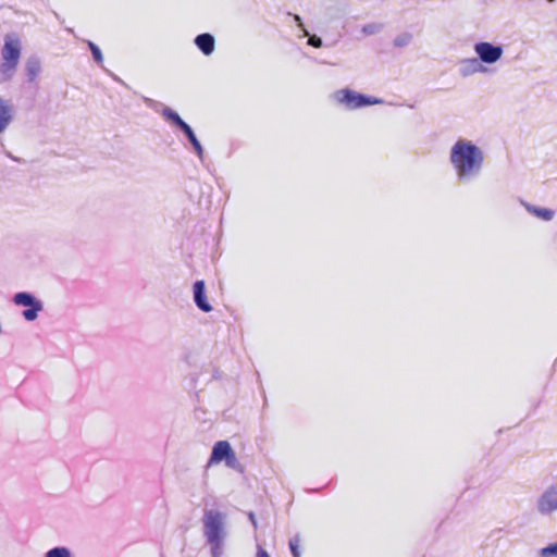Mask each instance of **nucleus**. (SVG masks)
Segmentation results:
<instances>
[{
    "label": "nucleus",
    "instance_id": "1",
    "mask_svg": "<svg viewBox=\"0 0 557 557\" xmlns=\"http://www.w3.org/2000/svg\"><path fill=\"white\" fill-rule=\"evenodd\" d=\"M484 161V151L471 140L458 139L450 148L449 162L460 184H468L478 178Z\"/></svg>",
    "mask_w": 557,
    "mask_h": 557
},
{
    "label": "nucleus",
    "instance_id": "2",
    "mask_svg": "<svg viewBox=\"0 0 557 557\" xmlns=\"http://www.w3.org/2000/svg\"><path fill=\"white\" fill-rule=\"evenodd\" d=\"M202 531L206 544L210 548L211 557H223L225 542L228 535L226 515L218 509H205L202 516Z\"/></svg>",
    "mask_w": 557,
    "mask_h": 557
},
{
    "label": "nucleus",
    "instance_id": "3",
    "mask_svg": "<svg viewBox=\"0 0 557 557\" xmlns=\"http://www.w3.org/2000/svg\"><path fill=\"white\" fill-rule=\"evenodd\" d=\"M22 52V41L17 34L9 33L2 45V82L10 81L16 73Z\"/></svg>",
    "mask_w": 557,
    "mask_h": 557
},
{
    "label": "nucleus",
    "instance_id": "4",
    "mask_svg": "<svg viewBox=\"0 0 557 557\" xmlns=\"http://www.w3.org/2000/svg\"><path fill=\"white\" fill-rule=\"evenodd\" d=\"M162 116L169 123H171L173 126L178 128L184 134L187 141L191 146L193 151L196 154V157L199 159V161L203 162L205 149H203L201 143L199 141V139L197 138L191 126L188 123H186L176 111H174L173 109H171L169 107H165L162 110Z\"/></svg>",
    "mask_w": 557,
    "mask_h": 557
},
{
    "label": "nucleus",
    "instance_id": "5",
    "mask_svg": "<svg viewBox=\"0 0 557 557\" xmlns=\"http://www.w3.org/2000/svg\"><path fill=\"white\" fill-rule=\"evenodd\" d=\"M333 99L348 110H356L368 106L383 103V99L381 98L367 96L349 88L336 90L333 94Z\"/></svg>",
    "mask_w": 557,
    "mask_h": 557
},
{
    "label": "nucleus",
    "instance_id": "6",
    "mask_svg": "<svg viewBox=\"0 0 557 557\" xmlns=\"http://www.w3.org/2000/svg\"><path fill=\"white\" fill-rule=\"evenodd\" d=\"M12 302L17 307H24L22 317L27 322H34L44 310V302L29 292H18L13 295Z\"/></svg>",
    "mask_w": 557,
    "mask_h": 557
},
{
    "label": "nucleus",
    "instance_id": "7",
    "mask_svg": "<svg viewBox=\"0 0 557 557\" xmlns=\"http://www.w3.org/2000/svg\"><path fill=\"white\" fill-rule=\"evenodd\" d=\"M473 50L481 64H494L502 59L504 53V49L500 45H494L488 41L474 44Z\"/></svg>",
    "mask_w": 557,
    "mask_h": 557
},
{
    "label": "nucleus",
    "instance_id": "8",
    "mask_svg": "<svg viewBox=\"0 0 557 557\" xmlns=\"http://www.w3.org/2000/svg\"><path fill=\"white\" fill-rule=\"evenodd\" d=\"M536 510L542 516L557 511V483L546 487L536 500Z\"/></svg>",
    "mask_w": 557,
    "mask_h": 557
},
{
    "label": "nucleus",
    "instance_id": "9",
    "mask_svg": "<svg viewBox=\"0 0 557 557\" xmlns=\"http://www.w3.org/2000/svg\"><path fill=\"white\" fill-rule=\"evenodd\" d=\"M193 299L195 305L202 312L212 311V306L207 299L206 285L202 280L196 281L193 285Z\"/></svg>",
    "mask_w": 557,
    "mask_h": 557
},
{
    "label": "nucleus",
    "instance_id": "10",
    "mask_svg": "<svg viewBox=\"0 0 557 557\" xmlns=\"http://www.w3.org/2000/svg\"><path fill=\"white\" fill-rule=\"evenodd\" d=\"M42 70L41 60L37 54H30L24 62L23 72L27 83H34Z\"/></svg>",
    "mask_w": 557,
    "mask_h": 557
},
{
    "label": "nucleus",
    "instance_id": "11",
    "mask_svg": "<svg viewBox=\"0 0 557 557\" xmlns=\"http://www.w3.org/2000/svg\"><path fill=\"white\" fill-rule=\"evenodd\" d=\"M233 458L234 451L227 441H219L214 444L210 456V462H221Z\"/></svg>",
    "mask_w": 557,
    "mask_h": 557
},
{
    "label": "nucleus",
    "instance_id": "12",
    "mask_svg": "<svg viewBox=\"0 0 557 557\" xmlns=\"http://www.w3.org/2000/svg\"><path fill=\"white\" fill-rule=\"evenodd\" d=\"M459 74L463 77L471 76L476 73H485L487 69L481 64L478 58L463 59L459 62Z\"/></svg>",
    "mask_w": 557,
    "mask_h": 557
},
{
    "label": "nucleus",
    "instance_id": "13",
    "mask_svg": "<svg viewBox=\"0 0 557 557\" xmlns=\"http://www.w3.org/2000/svg\"><path fill=\"white\" fill-rule=\"evenodd\" d=\"M194 44L205 55H211L215 49V39L210 33L197 35Z\"/></svg>",
    "mask_w": 557,
    "mask_h": 557
},
{
    "label": "nucleus",
    "instance_id": "14",
    "mask_svg": "<svg viewBox=\"0 0 557 557\" xmlns=\"http://www.w3.org/2000/svg\"><path fill=\"white\" fill-rule=\"evenodd\" d=\"M521 203L530 214L536 216L540 220L552 221L555 216V211L552 209L536 207L534 205H531V203L524 202V201H522Z\"/></svg>",
    "mask_w": 557,
    "mask_h": 557
},
{
    "label": "nucleus",
    "instance_id": "15",
    "mask_svg": "<svg viewBox=\"0 0 557 557\" xmlns=\"http://www.w3.org/2000/svg\"><path fill=\"white\" fill-rule=\"evenodd\" d=\"M44 557H73V554L66 546H55L47 550Z\"/></svg>",
    "mask_w": 557,
    "mask_h": 557
},
{
    "label": "nucleus",
    "instance_id": "16",
    "mask_svg": "<svg viewBox=\"0 0 557 557\" xmlns=\"http://www.w3.org/2000/svg\"><path fill=\"white\" fill-rule=\"evenodd\" d=\"M412 41V34L405 32L399 35H397L394 40L393 45L397 48H404L407 47Z\"/></svg>",
    "mask_w": 557,
    "mask_h": 557
},
{
    "label": "nucleus",
    "instance_id": "17",
    "mask_svg": "<svg viewBox=\"0 0 557 557\" xmlns=\"http://www.w3.org/2000/svg\"><path fill=\"white\" fill-rule=\"evenodd\" d=\"M85 42L87 44V46H88V48H89V50L91 52L94 61L97 64H102L103 63V55H102V52H101L100 48L95 42H92L91 40H85Z\"/></svg>",
    "mask_w": 557,
    "mask_h": 557
},
{
    "label": "nucleus",
    "instance_id": "18",
    "mask_svg": "<svg viewBox=\"0 0 557 557\" xmlns=\"http://www.w3.org/2000/svg\"><path fill=\"white\" fill-rule=\"evenodd\" d=\"M288 546H289L290 553L294 557H301L299 535L293 536L288 542Z\"/></svg>",
    "mask_w": 557,
    "mask_h": 557
},
{
    "label": "nucleus",
    "instance_id": "19",
    "mask_svg": "<svg viewBox=\"0 0 557 557\" xmlns=\"http://www.w3.org/2000/svg\"><path fill=\"white\" fill-rule=\"evenodd\" d=\"M383 29L381 23H369L363 25L362 33L367 36L379 34Z\"/></svg>",
    "mask_w": 557,
    "mask_h": 557
},
{
    "label": "nucleus",
    "instance_id": "20",
    "mask_svg": "<svg viewBox=\"0 0 557 557\" xmlns=\"http://www.w3.org/2000/svg\"><path fill=\"white\" fill-rule=\"evenodd\" d=\"M12 109L2 101V132L12 120Z\"/></svg>",
    "mask_w": 557,
    "mask_h": 557
},
{
    "label": "nucleus",
    "instance_id": "21",
    "mask_svg": "<svg viewBox=\"0 0 557 557\" xmlns=\"http://www.w3.org/2000/svg\"><path fill=\"white\" fill-rule=\"evenodd\" d=\"M540 557H557V543L549 544L539 550Z\"/></svg>",
    "mask_w": 557,
    "mask_h": 557
},
{
    "label": "nucleus",
    "instance_id": "22",
    "mask_svg": "<svg viewBox=\"0 0 557 557\" xmlns=\"http://www.w3.org/2000/svg\"><path fill=\"white\" fill-rule=\"evenodd\" d=\"M307 37H308V42L307 44L309 46H312L314 48H321L322 47L323 41H322V39L319 36L310 35L309 34Z\"/></svg>",
    "mask_w": 557,
    "mask_h": 557
},
{
    "label": "nucleus",
    "instance_id": "23",
    "mask_svg": "<svg viewBox=\"0 0 557 557\" xmlns=\"http://www.w3.org/2000/svg\"><path fill=\"white\" fill-rule=\"evenodd\" d=\"M293 17H294V21L297 23L298 27L301 29L302 36H308L309 32L305 27V25H304V23L301 21V17L299 15H297V14H294Z\"/></svg>",
    "mask_w": 557,
    "mask_h": 557
},
{
    "label": "nucleus",
    "instance_id": "24",
    "mask_svg": "<svg viewBox=\"0 0 557 557\" xmlns=\"http://www.w3.org/2000/svg\"><path fill=\"white\" fill-rule=\"evenodd\" d=\"M248 518H249L251 524L253 525V529H257L258 528L257 519L252 511L248 512Z\"/></svg>",
    "mask_w": 557,
    "mask_h": 557
},
{
    "label": "nucleus",
    "instance_id": "25",
    "mask_svg": "<svg viewBox=\"0 0 557 557\" xmlns=\"http://www.w3.org/2000/svg\"><path fill=\"white\" fill-rule=\"evenodd\" d=\"M256 557H270V556L265 549H263L261 546H258Z\"/></svg>",
    "mask_w": 557,
    "mask_h": 557
},
{
    "label": "nucleus",
    "instance_id": "26",
    "mask_svg": "<svg viewBox=\"0 0 557 557\" xmlns=\"http://www.w3.org/2000/svg\"><path fill=\"white\" fill-rule=\"evenodd\" d=\"M236 462H237V459H236L235 455H234L233 459H226L225 460L226 466L230 467V468H235Z\"/></svg>",
    "mask_w": 557,
    "mask_h": 557
}]
</instances>
